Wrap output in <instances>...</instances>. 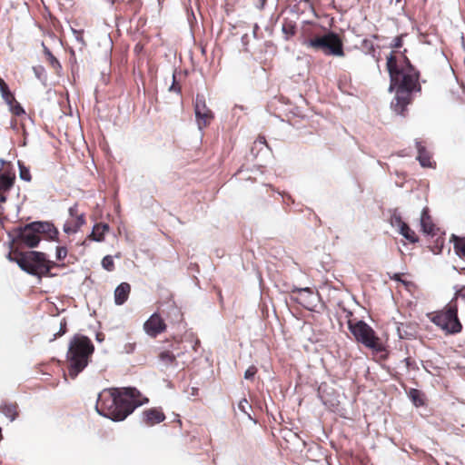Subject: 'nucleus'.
<instances>
[{
    "instance_id": "34",
    "label": "nucleus",
    "mask_w": 465,
    "mask_h": 465,
    "mask_svg": "<svg viewBox=\"0 0 465 465\" xmlns=\"http://www.w3.org/2000/svg\"><path fill=\"white\" fill-rule=\"evenodd\" d=\"M169 90L171 92H175L177 94H180L182 91L181 85L176 82L175 74H173V84L170 86Z\"/></svg>"
},
{
    "instance_id": "28",
    "label": "nucleus",
    "mask_w": 465,
    "mask_h": 465,
    "mask_svg": "<svg viewBox=\"0 0 465 465\" xmlns=\"http://www.w3.org/2000/svg\"><path fill=\"white\" fill-rule=\"evenodd\" d=\"M361 46V49L367 54H374V52H375V47H374L373 42L371 40H369V39L362 40Z\"/></svg>"
},
{
    "instance_id": "10",
    "label": "nucleus",
    "mask_w": 465,
    "mask_h": 465,
    "mask_svg": "<svg viewBox=\"0 0 465 465\" xmlns=\"http://www.w3.org/2000/svg\"><path fill=\"white\" fill-rule=\"evenodd\" d=\"M167 325L164 319L158 312L153 313L143 323V330L152 338H156L159 334L166 331Z\"/></svg>"
},
{
    "instance_id": "33",
    "label": "nucleus",
    "mask_w": 465,
    "mask_h": 465,
    "mask_svg": "<svg viewBox=\"0 0 465 465\" xmlns=\"http://www.w3.org/2000/svg\"><path fill=\"white\" fill-rule=\"evenodd\" d=\"M256 373L257 368L254 365H252L245 371L244 378L246 380H252Z\"/></svg>"
},
{
    "instance_id": "9",
    "label": "nucleus",
    "mask_w": 465,
    "mask_h": 465,
    "mask_svg": "<svg viewBox=\"0 0 465 465\" xmlns=\"http://www.w3.org/2000/svg\"><path fill=\"white\" fill-rule=\"evenodd\" d=\"M194 113L199 129L206 128L214 119V114L207 106L203 94H197L194 100Z\"/></svg>"
},
{
    "instance_id": "31",
    "label": "nucleus",
    "mask_w": 465,
    "mask_h": 465,
    "mask_svg": "<svg viewBox=\"0 0 465 465\" xmlns=\"http://www.w3.org/2000/svg\"><path fill=\"white\" fill-rule=\"evenodd\" d=\"M66 331H67V322H66L65 318H64L60 322V329H59V331L54 334V339L64 335Z\"/></svg>"
},
{
    "instance_id": "8",
    "label": "nucleus",
    "mask_w": 465,
    "mask_h": 465,
    "mask_svg": "<svg viewBox=\"0 0 465 465\" xmlns=\"http://www.w3.org/2000/svg\"><path fill=\"white\" fill-rule=\"evenodd\" d=\"M348 327L355 340L362 343L366 348L372 350L376 353L385 351L386 349L381 338L377 336L375 331L365 322L358 321L354 323L349 322Z\"/></svg>"
},
{
    "instance_id": "15",
    "label": "nucleus",
    "mask_w": 465,
    "mask_h": 465,
    "mask_svg": "<svg viewBox=\"0 0 465 465\" xmlns=\"http://www.w3.org/2000/svg\"><path fill=\"white\" fill-rule=\"evenodd\" d=\"M0 411L8 418L10 421H14L19 416V407L15 401L2 402Z\"/></svg>"
},
{
    "instance_id": "17",
    "label": "nucleus",
    "mask_w": 465,
    "mask_h": 465,
    "mask_svg": "<svg viewBox=\"0 0 465 465\" xmlns=\"http://www.w3.org/2000/svg\"><path fill=\"white\" fill-rule=\"evenodd\" d=\"M420 225L424 233L435 235L436 226L432 222L428 209H423L420 216Z\"/></svg>"
},
{
    "instance_id": "22",
    "label": "nucleus",
    "mask_w": 465,
    "mask_h": 465,
    "mask_svg": "<svg viewBox=\"0 0 465 465\" xmlns=\"http://www.w3.org/2000/svg\"><path fill=\"white\" fill-rule=\"evenodd\" d=\"M159 360L165 364L166 366L175 365L176 364V357L170 351H163L159 353Z\"/></svg>"
},
{
    "instance_id": "32",
    "label": "nucleus",
    "mask_w": 465,
    "mask_h": 465,
    "mask_svg": "<svg viewBox=\"0 0 465 465\" xmlns=\"http://www.w3.org/2000/svg\"><path fill=\"white\" fill-rule=\"evenodd\" d=\"M20 177L22 180L26 182H29L32 179L29 170L22 165H20Z\"/></svg>"
},
{
    "instance_id": "2",
    "label": "nucleus",
    "mask_w": 465,
    "mask_h": 465,
    "mask_svg": "<svg viewBox=\"0 0 465 465\" xmlns=\"http://www.w3.org/2000/svg\"><path fill=\"white\" fill-rule=\"evenodd\" d=\"M149 401L136 388H111L99 393L96 411L114 421L125 420L134 411Z\"/></svg>"
},
{
    "instance_id": "39",
    "label": "nucleus",
    "mask_w": 465,
    "mask_h": 465,
    "mask_svg": "<svg viewBox=\"0 0 465 465\" xmlns=\"http://www.w3.org/2000/svg\"><path fill=\"white\" fill-rule=\"evenodd\" d=\"M267 0H252L253 5L260 10L264 8Z\"/></svg>"
},
{
    "instance_id": "43",
    "label": "nucleus",
    "mask_w": 465,
    "mask_h": 465,
    "mask_svg": "<svg viewBox=\"0 0 465 465\" xmlns=\"http://www.w3.org/2000/svg\"><path fill=\"white\" fill-rule=\"evenodd\" d=\"M458 294L462 297V298H465V286H463L459 292H458Z\"/></svg>"
},
{
    "instance_id": "24",
    "label": "nucleus",
    "mask_w": 465,
    "mask_h": 465,
    "mask_svg": "<svg viewBox=\"0 0 465 465\" xmlns=\"http://www.w3.org/2000/svg\"><path fill=\"white\" fill-rule=\"evenodd\" d=\"M454 250L456 253L462 258H465V237H453Z\"/></svg>"
},
{
    "instance_id": "41",
    "label": "nucleus",
    "mask_w": 465,
    "mask_h": 465,
    "mask_svg": "<svg viewBox=\"0 0 465 465\" xmlns=\"http://www.w3.org/2000/svg\"><path fill=\"white\" fill-rule=\"evenodd\" d=\"M401 282L408 289L410 290L411 287H414L415 284L411 281L401 280Z\"/></svg>"
},
{
    "instance_id": "6",
    "label": "nucleus",
    "mask_w": 465,
    "mask_h": 465,
    "mask_svg": "<svg viewBox=\"0 0 465 465\" xmlns=\"http://www.w3.org/2000/svg\"><path fill=\"white\" fill-rule=\"evenodd\" d=\"M57 234L55 227L48 222H34L18 229L17 240L29 248L38 245L43 236L54 238Z\"/></svg>"
},
{
    "instance_id": "3",
    "label": "nucleus",
    "mask_w": 465,
    "mask_h": 465,
    "mask_svg": "<svg viewBox=\"0 0 465 465\" xmlns=\"http://www.w3.org/2000/svg\"><path fill=\"white\" fill-rule=\"evenodd\" d=\"M94 347L91 340L84 335H75L69 343L66 354L68 374L75 379L88 365Z\"/></svg>"
},
{
    "instance_id": "5",
    "label": "nucleus",
    "mask_w": 465,
    "mask_h": 465,
    "mask_svg": "<svg viewBox=\"0 0 465 465\" xmlns=\"http://www.w3.org/2000/svg\"><path fill=\"white\" fill-rule=\"evenodd\" d=\"M302 45L308 49L322 52L325 55H344L342 41L339 35L334 32L317 35L309 30H304Z\"/></svg>"
},
{
    "instance_id": "29",
    "label": "nucleus",
    "mask_w": 465,
    "mask_h": 465,
    "mask_svg": "<svg viewBox=\"0 0 465 465\" xmlns=\"http://www.w3.org/2000/svg\"><path fill=\"white\" fill-rule=\"evenodd\" d=\"M391 223L393 227H397L400 230L406 223L402 221L401 215L394 214L391 219Z\"/></svg>"
},
{
    "instance_id": "16",
    "label": "nucleus",
    "mask_w": 465,
    "mask_h": 465,
    "mask_svg": "<svg viewBox=\"0 0 465 465\" xmlns=\"http://www.w3.org/2000/svg\"><path fill=\"white\" fill-rule=\"evenodd\" d=\"M131 286L128 282H122L114 291V302L116 305H123L129 297Z\"/></svg>"
},
{
    "instance_id": "45",
    "label": "nucleus",
    "mask_w": 465,
    "mask_h": 465,
    "mask_svg": "<svg viewBox=\"0 0 465 465\" xmlns=\"http://www.w3.org/2000/svg\"><path fill=\"white\" fill-rule=\"evenodd\" d=\"M260 141H261L262 143H266V140H265V138H264V137H262V138L260 139Z\"/></svg>"
},
{
    "instance_id": "19",
    "label": "nucleus",
    "mask_w": 465,
    "mask_h": 465,
    "mask_svg": "<svg viewBox=\"0 0 465 465\" xmlns=\"http://www.w3.org/2000/svg\"><path fill=\"white\" fill-rule=\"evenodd\" d=\"M0 93L6 104H12L13 102H15V95L13 93L9 90L8 85L4 81L3 78L0 77Z\"/></svg>"
},
{
    "instance_id": "25",
    "label": "nucleus",
    "mask_w": 465,
    "mask_h": 465,
    "mask_svg": "<svg viewBox=\"0 0 465 465\" xmlns=\"http://www.w3.org/2000/svg\"><path fill=\"white\" fill-rule=\"evenodd\" d=\"M12 128L15 130L17 133H21L22 136H27L28 133L25 129V120L23 119H13L12 120Z\"/></svg>"
},
{
    "instance_id": "18",
    "label": "nucleus",
    "mask_w": 465,
    "mask_h": 465,
    "mask_svg": "<svg viewBox=\"0 0 465 465\" xmlns=\"http://www.w3.org/2000/svg\"><path fill=\"white\" fill-rule=\"evenodd\" d=\"M109 231L107 223H99L94 225L93 231L89 238L95 242H102L104 240V234Z\"/></svg>"
},
{
    "instance_id": "11",
    "label": "nucleus",
    "mask_w": 465,
    "mask_h": 465,
    "mask_svg": "<svg viewBox=\"0 0 465 465\" xmlns=\"http://www.w3.org/2000/svg\"><path fill=\"white\" fill-rule=\"evenodd\" d=\"M68 212L71 219L64 225V231L66 233H75L85 223V214L79 213L77 203L71 206Z\"/></svg>"
},
{
    "instance_id": "4",
    "label": "nucleus",
    "mask_w": 465,
    "mask_h": 465,
    "mask_svg": "<svg viewBox=\"0 0 465 465\" xmlns=\"http://www.w3.org/2000/svg\"><path fill=\"white\" fill-rule=\"evenodd\" d=\"M9 259L15 262L19 267L29 274L42 277H54L51 272L59 264L47 259L46 254L41 252L30 251L25 252L9 253Z\"/></svg>"
},
{
    "instance_id": "12",
    "label": "nucleus",
    "mask_w": 465,
    "mask_h": 465,
    "mask_svg": "<svg viewBox=\"0 0 465 465\" xmlns=\"http://www.w3.org/2000/svg\"><path fill=\"white\" fill-rule=\"evenodd\" d=\"M15 174L10 170L0 169V205L6 202L7 193L14 186Z\"/></svg>"
},
{
    "instance_id": "30",
    "label": "nucleus",
    "mask_w": 465,
    "mask_h": 465,
    "mask_svg": "<svg viewBox=\"0 0 465 465\" xmlns=\"http://www.w3.org/2000/svg\"><path fill=\"white\" fill-rule=\"evenodd\" d=\"M67 249L64 246H58L56 248V259L58 261H63L65 259V257L67 256Z\"/></svg>"
},
{
    "instance_id": "7",
    "label": "nucleus",
    "mask_w": 465,
    "mask_h": 465,
    "mask_svg": "<svg viewBox=\"0 0 465 465\" xmlns=\"http://www.w3.org/2000/svg\"><path fill=\"white\" fill-rule=\"evenodd\" d=\"M431 322L446 334H457L461 331L462 324L458 317L457 302L452 300L442 310L428 314Z\"/></svg>"
},
{
    "instance_id": "35",
    "label": "nucleus",
    "mask_w": 465,
    "mask_h": 465,
    "mask_svg": "<svg viewBox=\"0 0 465 465\" xmlns=\"http://www.w3.org/2000/svg\"><path fill=\"white\" fill-rule=\"evenodd\" d=\"M136 349V342L135 341H130L124 344V351L125 353H133Z\"/></svg>"
},
{
    "instance_id": "27",
    "label": "nucleus",
    "mask_w": 465,
    "mask_h": 465,
    "mask_svg": "<svg viewBox=\"0 0 465 465\" xmlns=\"http://www.w3.org/2000/svg\"><path fill=\"white\" fill-rule=\"evenodd\" d=\"M102 266L108 272L114 270V262L111 255H106L102 260Z\"/></svg>"
},
{
    "instance_id": "40",
    "label": "nucleus",
    "mask_w": 465,
    "mask_h": 465,
    "mask_svg": "<svg viewBox=\"0 0 465 465\" xmlns=\"http://www.w3.org/2000/svg\"><path fill=\"white\" fill-rule=\"evenodd\" d=\"M403 273H394L392 275H390L391 280L400 282L402 280Z\"/></svg>"
},
{
    "instance_id": "44",
    "label": "nucleus",
    "mask_w": 465,
    "mask_h": 465,
    "mask_svg": "<svg viewBox=\"0 0 465 465\" xmlns=\"http://www.w3.org/2000/svg\"><path fill=\"white\" fill-rule=\"evenodd\" d=\"M26 140H27V136H23V141H22V143H21V144H20V145H21V146H25V145H26V143H27V141H26Z\"/></svg>"
},
{
    "instance_id": "37",
    "label": "nucleus",
    "mask_w": 465,
    "mask_h": 465,
    "mask_svg": "<svg viewBox=\"0 0 465 465\" xmlns=\"http://www.w3.org/2000/svg\"><path fill=\"white\" fill-rule=\"evenodd\" d=\"M292 292L293 293H296V292H297V293L307 292V293H309L310 295H312V292H312V288H310V287H305V288H296V287H295V288H293V289L292 290Z\"/></svg>"
},
{
    "instance_id": "23",
    "label": "nucleus",
    "mask_w": 465,
    "mask_h": 465,
    "mask_svg": "<svg viewBox=\"0 0 465 465\" xmlns=\"http://www.w3.org/2000/svg\"><path fill=\"white\" fill-rule=\"evenodd\" d=\"M44 53L46 56L47 61L49 62L50 66L55 71V73H59L62 69L61 64L59 61L54 56L51 51L45 46Z\"/></svg>"
},
{
    "instance_id": "36",
    "label": "nucleus",
    "mask_w": 465,
    "mask_h": 465,
    "mask_svg": "<svg viewBox=\"0 0 465 465\" xmlns=\"http://www.w3.org/2000/svg\"><path fill=\"white\" fill-rule=\"evenodd\" d=\"M249 407L248 401L246 399H242L238 403V409L243 413H247V408Z\"/></svg>"
},
{
    "instance_id": "26",
    "label": "nucleus",
    "mask_w": 465,
    "mask_h": 465,
    "mask_svg": "<svg viewBox=\"0 0 465 465\" xmlns=\"http://www.w3.org/2000/svg\"><path fill=\"white\" fill-rule=\"evenodd\" d=\"M409 396L415 406H422L424 404L422 394L419 390L411 389L409 392Z\"/></svg>"
},
{
    "instance_id": "47",
    "label": "nucleus",
    "mask_w": 465,
    "mask_h": 465,
    "mask_svg": "<svg viewBox=\"0 0 465 465\" xmlns=\"http://www.w3.org/2000/svg\"><path fill=\"white\" fill-rule=\"evenodd\" d=\"M401 0H396V3H401Z\"/></svg>"
},
{
    "instance_id": "38",
    "label": "nucleus",
    "mask_w": 465,
    "mask_h": 465,
    "mask_svg": "<svg viewBox=\"0 0 465 465\" xmlns=\"http://www.w3.org/2000/svg\"><path fill=\"white\" fill-rule=\"evenodd\" d=\"M402 44H403L402 36L399 35L394 38L391 47L392 48H401L402 46Z\"/></svg>"
},
{
    "instance_id": "46",
    "label": "nucleus",
    "mask_w": 465,
    "mask_h": 465,
    "mask_svg": "<svg viewBox=\"0 0 465 465\" xmlns=\"http://www.w3.org/2000/svg\"><path fill=\"white\" fill-rule=\"evenodd\" d=\"M291 35H294V29L292 27L291 28Z\"/></svg>"
},
{
    "instance_id": "1",
    "label": "nucleus",
    "mask_w": 465,
    "mask_h": 465,
    "mask_svg": "<svg viewBox=\"0 0 465 465\" xmlns=\"http://www.w3.org/2000/svg\"><path fill=\"white\" fill-rule=\"evenodd\" d=\"M386 65L391 78V88L396 91L391 107L397 114L405 115L407 106L412 102V93L421 90L420 72L406 56L398 62L394 52L387 56Z\"/></svg>"
},
{
    "instance_id": "14",
    "label": "nucleus",
    "mask_w": 465,
    "mask_h": 465,
    "mask_svg": "<svg viewBox=\"0 0 465 465\" xmlns=\"http://www.w3.org/2000/svg\"><path fill=\"white\" fill-rule=\"evenodd\" d=\"M416 148L418 151L417 160L423 167H431V155L426 149V146L422 141L416 140Z\"/></svg>"
},
{
    "instance_id": "20",
    "label": "nucleus",
    "mask_w": 465,
    "mask_h": 465,
    "mask_svg": "<svg viewBox=\"0 0 465 465\" xmlns=\"http://www.w3.org/2000/svg\"><path fill=\"white\" fill-rule=\"evenodd\" d=\"M399 232L411 243H415L419 241V237L415 232L411 229L407 223L402 225V227L399 230Z\"/></svg>"
},
{
    "instance_id": "42",
    "label": "nucleus",
    "mask_w": 465,
    "mask_h": 465,
    "mask_svg": "<svg viewBox=\"0 0 465 465\" xmlns=\"http://www.w3.org/2000/svg\"><path fill=\"white\" fill-rule=\"evenodd\" d=\"M171 309H172V311L173 312L174 314H176L177 316H182V313H181L180 310L177 307L171 306Z\"/></svg>"
},
{
    "instance_id": "21",
    "label": "nucleus",
    "mask_w": 465,
    "mask_h": 465,
    "mask_svg": "<svg viewBox=\"0 0 465 465\" xmlns=\"http://www.w3.org/2000/svg\"><path fill=\"white\" fill-rule=\"evenodd\" d=\"M10 106V110L15 117L26 120L29 119V117L26 115L24 108L21 106V104L15 100V102H13L12 104H7Z\"/></svg>"
},
{
    "instance_id": "13",
    "label": "nucleus",
    "mask_w": 465,
    "mask_h": 465,
    "mask_svg": "<svg viewBox=\"0 0 465 465\" xmlns=\"http://www.w3.org/2000/svg\"><path fill=\"white\" fill-rule=\"evenodd\" d=\"M165 418V414L160 407L149 408L142 412V420L148 427L163 422Z\"/></svg>"
}]
</instances>
